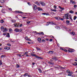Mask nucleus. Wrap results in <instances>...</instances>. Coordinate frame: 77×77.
<instances>
[{"label": "nucleus", "mask_w": 77, "mask_h": 77, "mask_svg": "<svg viewBox=\"0 0 77 77\" xmlns=\"http://www.w3.org/2000/svg\"><path fill=\"white\" fill-rule=\"evenodd\" d=\"M75 66H76V65H77V63H76V62H75Z\"/></svg>", "instance_id": "774afa93"}, {"label": "nucleus", "mask_w": 77, "mask_h": 77, "mask_svg": "<svg viewBox=\"0 0 77 77\" xmlns=\"http://www.w3.org/2000/svg\"><path fill=\"white\" fill-rule=\"evenodd\" d=\"M38 70L39 72H42V70H41V69H38Z\"/></svg>", "instance_id": "7c9ffc66"}, {"label": "nucleus", "mask_w": 77, "mask_h": 77, "mask_svg": "<svg viewBox=\"0 0 77 77\" xmlns=\"http://www.w3.org/2000/svg\"><path fill=\"white\" fill-rule=\"evenodd\" d=\"M45 40H46V41H49V39L46 38L45 39Z\"/></svg>", "instance_id": "5fc2aeb1"}, {"label": "nucleus", "mask_w": 77, "mask_h": 77, "mask_svg": "<svg viewBox=\"0 0 77 77\" xmlns=\"http://www.w3.org/2000/svg\"><path fill=\"white\" fill-rule=\"evenodd\" d=\"M5 57V55H2L1 56V57H2H2Z\"/></svg>", "instance_id": "ea45409f"}, {"label": "nucleus", "mask_w": 77, "mask_h": 77, "mask_svg": "<svg viewBox=\"0 0 77 77\" xmlns=\"http://www.w3.org/2000/svg\"><path fill=\"white\" fill-rule=\"evenodd\" d=\"M60 68H61L62 69H65V68H64L62 67V66H60Z\"/></svg>", "instance_id": "c85d7f7f"}, {"label": "nucleus", "mask_w": 77, "mask_h": 77, "mask_svg": "<svg viewBox=\"0 0 77 77\" xmlns=\"http://www.w3.org/2000/svg\"><path fill=\"white\" fill-rule=\"evenodd\" d=\"M31 55L32 56H35V57H38V56L36 55V54H34L33 53H31Z\"/></svg>", "instance_id": "0eeeda50"}, {"label": "nucleus", "mask_w": 77, "mask_h": 77, "mask_svg": "<svg viewBox=\"0 0 77 77\" xmlns=\"http://www.w3.org/2000/svg\"><path fill=\"white\" fill-rule=\"evenodd\" d=\"M6 36L8 37V38H9L10 37V35H9V33H7V35H6Z\"/></svg>", "instance_id": "aec40b11"}, {"label": "nucleus", "mask_w": 77, "mask_h": 77, "mask_svg": "<svg viewBox=\"0 0 77 77\" xmlns=\"http://www.w3.org/2000/svg\"><path fill=\"white\" fill-rule=\"evenodd\" d=\"M52 59H53L56 61V60H57V58L56 57H54L52 58Z\"/></svg>", "instance_id": "20e7f679"}, {"label": "nucleus", "mask_w": 77, "mask_h": 77, "mask_svg": "<svg viewBox=\"0 0 77 77\" xmlns=\"http://www.w3.org/2000/svg\"><path fill=\"white\" fill-rule=\"evenodd\" d=\"M74 7L75 8H76L77 7V5H74Z\"/></svg>", "instance_id": "13d9d810"}, {"label": "nucleus", "mask_w": 77, "mask_h": 77, "mask_svg": "<svg viewBox=\"0 0 77 77\" xmlns=\"http://www.w3.org/2000/svg\"><path fill=\"white\" fill-rule=\"evenodd\" d=\"M69 13L71 14H73V13H74V11L72 10H71L69 11Z\"/></svg>", "instance_id": "a878e982"}, {"label": "nucleus", "mask_w": 77, "mask_h": 77, "mask_svg": "<svg viewBox=\"0 0 77 77\" xmlns=\"http://www.w3.org/2000/svg\"><path fill=\"white\" fill-rule=\"evenodd\" d=\"M1 29H4V27H3V26H1Z\"/></svg>", "instance_id": "6e6d98bb"}, {"label": "nucleus", "mask_w": 77, "mask_h": 77, "mask_svg": "<svg viewBox=\"0 0 77 77\" xmlns=\"http://www.w3.org/2000/svg\"><path fill=\"white\" fill-rule=\"evenodd\" d=\"M0 22H1V23H3L4 22V20H0Z\"/></svg>", "instance_id": "2f4dec72"}, {"label": "nucleus", "mask_w": 77, "mask_h": 77, "mask_svg": "<svg viewBox=\"0 0 77 77\" xmlns=\"http://www.w3.org/2000/svg\"><path fill=\"white\" fill-rule=\"evenodd\" d=\"M22 26H23V25H22V24H21L19 26L20 27H22Z\"/></svg>", "instance_id": "680f3d73"}, {"label": "nucleus", "mask_w": 77, "mask_h": 77, "mask_svg": "<svg viewBox=\"0 0 77 77\" xmlns=\"http://www.w3.org/2000/svg\"><path fill=\"white\" fill-rule=\"evenodd\" d=\"M71 73L70 72H69V73H68V76H71L72 75V74H71Z\"/></svg>", "instance_id": "412c9836"}, {"label": "nucleus", "mask_w": 77, "mask_h": 77, "mask_svg": "<svg viewBox=\"0 0 77 77\" xmlns=\"http://www.w3.org/2000/svg\"><path fill=\"white\" fill-rule=\"evenodd\" d=\"M40 4L43 6L45 5V3H44V2H42V1L40 2Z\"/></svg>", "instance_id": "7ed1b4c3"}, {"label": "nucleus", "mask_w": 77, "mask_h": 77, "mask_svg": "<svg viewBox=\"0 0 77 77\" xmlns=\"http://www.w3.org/2000/svg\"><path fill=\"white\" fill-rule=\"evenodd\" d=\"M68 51L70 52V53H72V52H74L75 50L74 49H71L69 48Z\"/></svg>", "instance_id": "f03ea898"}, {"label": "nucleus", "mask_w": 77, "mask_h": 77, "mask_svg": "<svg viewBox=\"0 0 77 77\" xmlns=\"http://www.w3.org/2000/svg\"><path fill=\"white\" fill-rule=\"evenodd\" d=\"M37 9H38V11H42V9L40 8H38Z\"/></svg>", "instance_id": "f3484780"}, {"label": "nucleus", "mask_w": 77, "mask_h": 77, "mask_svg": "<svg viewBox=\"0 0 77 77\" xmlns=\"http://www.w3.org/2000/svg\"><path fill=\"white\" fill-rule=\"evenodd\" d=\"M28 73H25V74L23 75V76L24 77H25V76H27V75H28Z\"/></svg>", "instance_id": "b1692460"}, {"label": "nucleus", "mask_w": 77, "mask_h": 77, "mask_svg": "<svg viewBox=\"0 0 77 77\" xmlns=\"http://www.w3.org/2000/svg\"><path fill=\"white\" fill-rule=\"evenodd\" d=\"M16 67H17V68H20V66L19 65H18V64H17L16 65Z\"/></svg>", "instance_id": "c9c22d12"}, {"label": "nucleus", "mask_w": 77, "mask_h": 77, "mask_svg": "<svg viewBox=\"0 0 77 77\" xmlns=\"http://www.w3.org/2000/svg\"><path fill=\"white\" fill-rule=\"evenodd\" d=\"M35 4H36V5H37L38 6H40V4L38 3V2H35Z\"/></svg>", "instance_id": "4468645a"}, {"label": "nucleus", "mask_w": 77, "mask_h": 77, "mask_svg": "<svg viewBox=\"0 0 77 77\" xmlns=\"http://www.w3.org/2000/svg\"><path fill=\"white\" fill-rule=\"evenodd\" d=\"M9 32H13V31L12 29H11L10 28L9 29Z\"/></svg>", "instance_id": "f704fd0d"}, {"label": "nucleus", "mask_w": 77, "mask_h": 77, "mask_svg": "<svg viewBox=\"0 0 77 77\" xmlns=\"http://www.w3.org/2000/svg\"><path fill=\"white\" fill-rule=\"evenodd\" d=\"M27 4H28L29 5V6H30V5H31V4H30V3L29 2H27Z\"/></svg>", "instance_id": "4d7b16f0"}, {"label": "nucleus", "mask_w": 77, "mask_h": 77, "mask_svg": "<svg viewBox=\"0 0 77 77\" xmlns=\"http://www.w3.org/2000/svg\"><path fill=\"white\" fill-rule=\"evenodd\" d=\"M48 53H49V54H53V51H48Z\"/></svg>", "instance_id": "dca6fc26"}, {"label": "nucleus", "mask_w": 77, "mask_h": 77, "mask_svg": "<svg viewBox=\"0 0 77 77\" xmlns=\"http://www.w3.org/2000/svg\"><path fill=\"white\" fill-rule=\"evenodd\" d=\"M0 65H2V60H0Z\"/></svg>", "instance_id": "de8ad7c7"}, {"label": "nucleus", "mask_w": 77, "mask_h": 77, "mask_svg": "<svg viewBox=\"0 0 77 77\" xmlns=\"http://www.w3.org/2000/svg\"><path fill=\"white\" fill-rule=\"evenodd\" d=\"M4 49H5V50H9L10 49V47H5Z\"/></svg>", "instance_id": "f8f14e48"}, {"label": "nucleus", "mask_w": 77, "mask_h": 77, "mask_svg": "<svg viewBox=\"0 0 77 77\" xmlns=\"http://www.w3.org/2000/svg\"><path fill=\"white\" fill-rule=\"evenodd\" d=\"M5 31H7V29H6V28H4L3 29V32H5Z\"/></svg>", "instance_id": "a211bd4d"}, {"label": "nucleus", "mask_w": 77, "mask_h": 77, "mask_svg": "<svg viewBox=\"0 0 77 77\" xmlns=\"http://www.w3.org/2000/svg\"><path fill=\"white\" fill-rule=\"evenodd\" d=\"M12 21L13 23H15L16 21H15V20H12Z\"/></svg>", "instance_id": "4c0bfd02"}, {"label": "nucleus", "mask_w": 77, "mask_h": 77, "mask_svg": "<svg viewBox=\"0 0 77 77\" xmlns=\"http://www.w3.org/2000/svg\"><path fill=\"white\" fill-rule=\"evenodd\" d=\"M36 50H40V48H36Z\"/></svg>", "instance_id": "79ce46f5"}, {"label": "nucleus", "mask_w": 77, "mask_h": 77, "mask_svg": "<svg viewBox=\"0 0 77 77\" xmlns=\"http://www.w3.org/2000/svg\"><path fill=\"white\" fill-rule=\"evenodd\" d=\"M74 2V1L72 0H70V3H73Z\"/></svg>", "instance_id": "8fccbe9b"}, {"label": "nucleus", "mask_w": 77, "mask_h": 77, "mask_svg": "<svg viewBox=\"0 0 77 77\" xmlns=\"http://www.w3.org/2000/svg\"><path fill=\"white\" fill-rule=\"evenodd\" d=\"M28 53L27 52H25L24 53V54H23L24 55H26V57H29V56L28 55Z\"/></svg>", "instance_id": "39448f33"}, {"label": "nucleus", "mask_w": 77, "mask_h": 77, "mask_svg": "<svg viewBox=\"0 0 77 77\" xmlns=\"http://www.w3.org/2000/svg\"><path fill=\"white\" fill-rule=\"evenodd\" d=\"M37 40L40 43L41 42V38H38L37 39Z\"/></svg>", "instance_id": "9d476101"}, {"label": "nucleus", "mask_w": 77, "mask_h": 77, "mask_svg": "<svg viewBox=\"0 0 77 77\" xmlns=\"http://www.w3.org/2000/svg\"><path fill=\"white\" fill-rule=\"evenodd\" d=\"M58 8H60V9H62V10H64V8H61L60 6H59L58 7Z\"/></svg>", "instance_id": "cd10ccee"}, {"label": "nucleus", "mask_w": 77, "mask_h": 77, "mask_svg": "<svg viewBox=\"0 0 77 77\" xmlns=\"http://www.w3.org/2000/svg\"><path fill=\"white\" fill-rule=\"evenodd\" d=\"M46 15H49V14L48 13H46Z\"/></svg>", "instance_id": "3c124183"}, {"label": "nucleus", "mask_w": 77, "mask_h": 77, "mask_svg": "<svg viewBox=\"0 0 77 77\" xmlns=\"http://www.w3.org/2000/svg\"><path fill=\"white\" fill-rule=\"evenodd\" d=\"M51 10L52 11H54V12H56V11H57L56 10H53L52 9H51Z\"/></svg>", "instance_id": "473e14b6"}, {"label": "nucleus", "mask_w": 77, "mask_h": 77, "mask_svg": "<svg viewBox=\"0 0 77 77\" xmlns=\"http://www.w3.org/2000/svg\"><path fill=\"white\" fill-rule=\"evenodd\" d=\"M55 68H57V69H58L59 68V67H55Z\"/></svg>", "instance_id": "e2e57ef3"}, {"label": "nucleus", "mask_w": 77, "mask_h": 77, "mask_svg": "<svg viewBox=\"0 0 77 77\" xmlns=\"http://www.w3.org/2000/svg\"><path fill=\"white\" fill-rule=\"evenodd\" d=\"M36 58H38V59H43V58H42V57H38H38Z\"/></svg>", "instance_id": "c756f323"}, {"label": "nucleus", "mask_w": 77, "mask_h": 77, "mask_svg": "<svg viewBox=\"0 0 77 77\" xmlns=\"http://www.w3.org/2000/svg\"><path fill=\"white\" fill-rule=\"evenodd\" d=\"M64 51H65V52H67V50L66 49H65V50H64Z\"/></svg>", "instance_id": "69168bd1"}, {"label": "nucleus", "mask_w": 77, "mask_h": 77, "mask_svg": "<svg viewBox=\"0 0 77 77\" xmlns=\"http://www.w3.org/2000/svg\"><path fill=\"white\" fill-rule=\"evenodd\" d=\"M49 41H50V42H51L52 41H53V39H50L49 40Z\"/></svg>", "instance_id": "09e8293b"}, {"label": "nucleus", "mask_w": 77, "mask_h": 77, "mask_svg": "<svg viewBox=\"0 0 77 77\" xmlns=\"http://www.w3.org/2000/svg\"><path fill=\"white\" fill-rule=\"evenodd\" d=\"M41 33L42 35H44V32H41Z\"/></svg>", "instance_id": "0e129e2a"}, {"label": "nucleus", "mask_w": 77, "mask_h": 77, "mask_svg": "<svg viewBox=\"0 0 77 77\" xmlns=\"http://www.w3.org/2000/svg\"><path fill=\"white\" fill-rule=\"evenodd\" d=\"M53 22H48L47 23V24H47L46 25V26H48L49 25V24H53Z\"/></svg>", "instance_id": "6e6552de"}, {"label": "nucleus", "mask_w": 77, "mask_h": 77, "mask_svg": "<svg viewBox=\"0 0 77 77\" xmlns=\"http://www.w3.org/2000/svg\"><path fill=\"white\" fill-rule=\"evenodd\" d=\"M2 13H5V10L3 9L2 10Z\"/></svg>", "instance_id": "4be33fe9"}, {"label": "nucleus", "mask_w": 77, "mask_h": 77, "mask_svg": "<svg viewBox=\"0 0 77 77\" xmlns=\"http://www.w3.org/2000/svg\"><path fill=\"white\" fill-rule=\"evenodd\" d=\"M54 18H55V19H56V20H59V19H60V18L59 17H54Z\"/></svg>", "instance_id": "9b49d317"}, {"label": "nucleus", "mask_w": 77, "mask_h": 77, "mask_svg": "<svg viewBox=\"0 0 77 77\" xmlns=\"http://www.w3.org/2000/svg\"><path fill=\"white\" fill-rule=\"evenodd\" d=\"M72 3L73 4V5H75V2L73 1Z\"/></svg>", "instance_id": "bf43d9fd"}, {"label": "nucleus", "mask_w": 77, "mask_h": 77, "mask_svg": "<svg viewBox=\"0 0 77 77\" xmlns=\"http://www.w3.org/2000/svg\"><path fill=\"white\" fill-rule=\"evenodd\" d=\"M14 27H19V26L17 25V24H14Z\"/></svg>", "instance_id": "2eb2a0df"}, {"label": "nucleus", "mask_w": 77, "mask_h": 77, "mask_svg": "<svg viewBox=\"0 0 77 77\" xmlns=\"http://www.w3.org/2000/svg\"><path fill=\"white\" fill-rule=\"evenodd\" d=\"M25 38L26 39V40H27L29 39L28 38H27V37H25Z\"/></svg>", "instance_id": "603ef678"}, {"label": "nucleus", "mask_w": 77, "mask_h": 77, "mask_svg": "<svg viewBox=\"0 0 77 77\" xmlns=\"http://www.w3.org/2000/svg\"><path fill=\"white\" fill-rule=\"evenodd\" d=\"M66 72H68V73H69V72H70V71H69V70H67L66 71Z\"/></svg>", "instance_id": "37998d69"}, {"label": "nucleus", "mask_w": 77, "mask_h": 77, "mask_svg": "<svg viewBox=\"0 0 77 77\" xmlns=\"http://www.w3.org/2000/svg\"><path fill=\"white\" fill-rule=\"evenodd\" d=\"M37 6L35 5H33V8L34 10L35 11V10H36V9H37Z\"/></svg>", "instance_id": "423d86ee"}, {"label": "nucleus", "mask_w": 77, "mask_h": 77, "mask_svg": "<svg viewBox=\"0 0 77 77\" xmlns=\"http://www.w3.org/2000/svg\"><path fill=\"white\" fill-rule=\"evenodd\" d=\"M77 18V17L75 16H74L73 17V20H75V19Z\"/></svg>", "instance_id": "393cba45"}, {"label": "nucleus", "mask_w": 77, "mask_h": 77, "mask_svg": "<svg viewBox=\"0 0 77 77\" xmlns=\"http://www.w3.org/2000/svg\"><path fill=\"white\" fill-rule=\"evenodd\" d=\"M18 56H19V57H22V56H21V54H17V55Z\"/></svg>", "instance_id": "e433bc0d"}, {"label": "nucleus", "mask_w": 77, "mask_h": 77, "mask_svg": "<svg viewBox=\"0 0 77 77\" xmlns=\"http://www.w3.org/2000/svg\"><path fill=\"white\" fill-rule=\"evenodd\" d=\"M48 63H50V64H51V65H54V63H53L52 62H48Z\"/></svg>", "instance_id": "6ab92c4d"}, {"label": "nucleus", "mask_w": 77, "mask_h": 77, "mask_svg": "<svg viewBox=\"0 0 77 77\" xmlns=\"http://www.w3.org/2000/svg\"><path fill=\"white\" fill-rule=\"evenodd\" d=\"M66 23H68V24H69V20H66Z\"/></svg>", "instance_id": "72a5a7b5"}, {"label": "nucleus", "mask_w": 77, "mask_h": 77, "mask_svg": "<svg viewBox=\"0 0 77 77\" xmlns=\"http://www.w3.org/2000/svg\"><path fill=\"white\" fill-rule=\"evenodd\" d=\"M7 45H8V46H11V44H9V43H8L7 44Z\"/></svg>", "instance_id": "49530a36"}, {"label": "nucleus", "mask_w": 77, "mask_h": 77, "mask_svg": "<svg viewBox=\"0 0 77 77\" xmlns=\"http://www.w3.org/2000/svg\"><path fill=\"white\" fill-rule=\"evenodd\" d=\"M1 2L2 3H3L5 2V0H1Z\"/></svg>", "instance_id": "bb28decb"}, {"label": "nucleus", "mask_w": 77, "mask_h": 77, "mask_svg": "<svg viewBox=\"0 0 77 77\" xmlns=\"http://www.w3.org/2000/svg\"><path fill=\"white\" fill-rule=\"evenodd\" d=\"M45 41V39H42V42H44Z\"/></svg>", "instance_id": "58836bf2"}, {"label": "nucleus", "mask_w": 77, "mask_h": 77, "mask_svg": "<svg viewBox=\"0 0 77 77\" xmlns=\"http://www.w3.org/2000/svg\"><path fill=\"white\" fill-rule=\"evenodd\" d=\"M15 12H16V13H19V14H23V13L22 11H15Z\"/></svg>", "instance_id": "1a4fd4ad"}, {"label": "nucleus", "mask_w": 77, "mask_h": 77, "mask_svg": "<svg viewBox=\"0 0 77 77\" xmlns=\"http://www.w3.org/2000/svg\"><path fill=\"white\" fill-rule=\"evenodd\" d=\"M64 18H66L67 20H69V18H71V16L70 15H69V14H65L64 16H63Z\"/></svg>", "instance_id": "f257e3e1"}, {"label": "nucleus", "mask_w": 77, "mask_h": 77, "mask_svg": "<svg viewBox=\"0 0 77 77\" xmlns=\"http://www.w3.org/2000/svg\"><path fill=\"white\" fill-rule=\"evenodd\" d=\"M22 30H23V29H19V32H22Z\"/></svg>", "instance_id": "5701e85b"}, {"label": "nucleus", "mask_w": 77, "mask_h": 77, "mask_svg": "<svg viewBox=\"0 0 77 77\" xmlns=\"http://www.w3.org/2000/svg\"><path fill=\"white\" fill-rule=\"evenodd\" d=\"M15 31V32H19V29H14Z\"/></svg>", "instance_id": "ddd939ff"}, {"label": "nucleus", "mask_w": 77, "mask_h": 77, "mask_svg": "<svg viewBox=\"0 0 77 77\" xmlns=\"http://www.w3.org/2000/svg\"><path fill=\"white\" fill-rule=\"evenodd\" d=\"M32 64L33 66H34L35 65V63H32Z\"/></svg>", "instance_id": "864d4df0"}, {"label": "nucleus", "mask_w": 77, "mask_h": 77, "mask_svg": "<svg viewBox=\"0 0 77 77\" xmlns=\"http://www.w3.org/2000/svg\"><path fill=\"white\" fill-rule=\"evenodd\" d=\"M26 23L27 24H29L30 23V21H27L26 22Z\"/></svg>", "instance_id": "a19ab883"}, {"label": "nucleus", "mask_w": 77, "mask_h": 77, "mask_svg": "<svg viewBox=\"0 0 77 77\" xmlns=\"http://www.w3.org/2000/svg\"><path fill=\"white\" fill-rule=\"evenodd\" d=\"M54 8H55V9H56V8H57V7H56V6L55 5L54 6Z\"/></svg>", "instance_id": "a18cd8bd"}, {"label": "nucleus", "mask_w": 77, "mask_h": 77, "mask_svg": "<svg viewBox=\"0 0 77 77\" xmlns=\"http://www.w3.org/2000/svg\"><path fill=\"white\" fill-rule=\"evenodd\" d=\"M42 15H46V13H42Z\"/></svg>", "instance_id": "052dcab7"}, {"label": "nucleus", "mask_w": 77, "mask_h": 77, "mask_svg": "<svg viewBox=\"0 0 77 77\" xmlns=\"http://www.w3.org/2000/svg\"><path fill=\"white\" fill-rule=\"evenodd\" d=\"M60 20H62V21H63V18H61V19H60Z\"/></svg>", "instance_id": "338daca9"}, {"label": "nucleus", "mask_w": 77, "mask_h": 77, "mask_svg": "<svg viewBox=\"0 0 77 77\" xmlns=\"http://www.w3.org/2000/svg\"><path fill=\"white\" fill-rule=\"evenodd\" d=\"M72 34L73 35H75V32H72Z\"/></svg>", "instance_id": "c03bdc74"}]
</instances>
